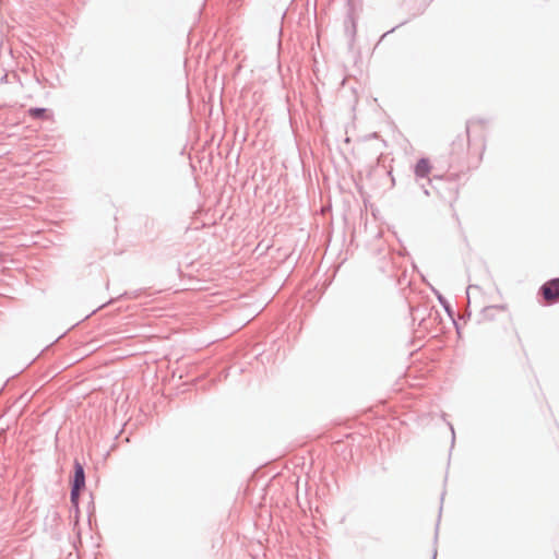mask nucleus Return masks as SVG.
I'll use <instances>...</instances> for the list:
<instances>
[{"mask_svg":"<svg viewBox=\"0 0 559 559\" xmlns=\"http://www.w3.org/2000/svg\"><path fill=\"white\" fill-rule=\"evenodd\" d=\"M431 166L428 159L423 158L418 160L415 167V173L418 177H426L429 175Z\"/></svg>","mask_w":559,"mask_h":559,"instance_id":"nucleus-3","label":"nucleus"},{"mask_svg":"<svg viewBox=\"0 0 559 559\" xmlns=\"http://www.w3.org/2000/svg\"><path fill=\"white\" fill-rule=\"evenodd\" d=\"M28 114L33 118H45L46 117V109H44V108H31L28 110Z\"/></svg>","mask_w":559,"mask_h":559,"instance_id":"nucleus-4","label":"nucleus"},{"mask_svg":"<svg viewBox=\"0 0 559 559\" xmlns=\"http://www.w3.org/2000/svg\"><path fill=\"white\" fill-rule=\"evenodd\" d=\"M85 486V476H84V469L78 462L75 463V473H74V480H73V487L71 490V501L74 506H78L79 502V496L80 490L84 488Z\"/></svg>","mask_w":559,"mask_h":559,"instance_id":"nucleus-1","label":"nucleus"},{"mask_svg":"<svg viewBox=\"0 0 559 559\" xmlns=\"http://www.w3.org/2000/svg\"><path fill=\"white\" fill-rule=\"evenodd\" d=\"M542 293L547 302L559 301V278L547 282L542 287Z\"/></svg>","mask_w":559,"mask_h":559,"instance_id":"nucleus-2","label":"nucleus"}]
</instances>
